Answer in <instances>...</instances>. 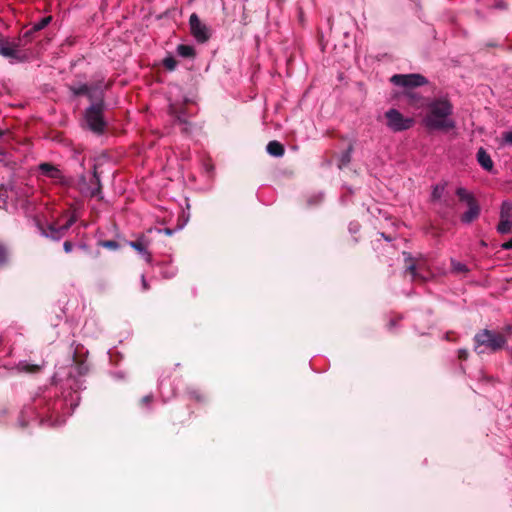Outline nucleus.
I'll use <instances>...</instances> for the list:
<instances>
[{
	"label": "nucleus",
	"mask_w": 512,
	"mask_h": 512,
	"mask_svg": "<svg viewBox=\"0 0 512 512\" xmlns=\"http://www.w3.org/2000/svg\"><path fill=\"white\" fill-rule=\"evenodd\" d=\"M445 192V184H437L433 186L432 193H431V200L433 202H439L441 201L443 195Z\"/></svg>",
	"instance_id": "obj_20"
},
{
	"label": "nucleus",
	"mask_w": 512,
	"mask_h": 512,
	"mask_svg": "<svg viewBox=\"0 0 512 512\" xmlns=\"http://www.w3.org/2000/svg\"><path fill=\"white\" fill-rule=\"evenodd\" d=\"M480 215V206L478 203L468 206V210L461 215V221L469 224Z\"/></svg>",
	"instance_id": "obj_15"
},
{
	"label": "nucleus",
	"mask_w": 512,
	"mask_h": 512,
	"mask_svg": "<svg viewBox=\"0 0 512 512\" xmlns=\"http://www.w3.org/2000/svg\"><path fill=\"white\" fill-rule=\"evenodd\" d=\"M456 195L459 198L461 202H464L467 206H471L473 204L478 203L470 191H468L466 188L458 187L456 189Z\"/></svg>",
	"instance_id": "obj_17"
},
{
	"label": "nucleus",
	"mask_w": 512,
	"mask_h": 512,
	"mask_svg": "<svg viewBox=\"0 0 512 512\" xmlns=\"http://www.w3.org/2000/svg\"><path fill=\"white\" fill-rule=\"evenodd\" d=\"M129 246L135 249L141 256L144 257L147 263L152 262V255L148 251L151 240L144 234L140 235L135 241H130Z\"/></svg>",
	"instance_id": "obj_10"
},
{
	"label": "nucleus",
	"mask_w": 512,
	"mask_h": 512,
	"mask_svg": "<svg viewBox=\"0 0 512 512\" xmlns=\"http://www.w3.org/2000/svg\"><path fill=\"white\" fill-rule=\"evenodd\" d=\"M502 140L505 144L512 145V130L503 132Z\"/></svg>",
	"instance_id": "obj_26"
},
{
	"label": "nucleus",
	"mask_w": 512,
	"mask_h": 512,
	"mask_svg": "<svg viewBox=\"0 0 512 512\" xmlns=\"http://www.w3.org/2000/svg\"><path fill=\"white\" fill-rule=\"evenodd\" d=\"M163 64L168 70H174L177 65V61L173 57H166L163 60Z\"/></svg>",
	"instance_id": "obj_24"
},
{
	"label": "nucleus",
	"mask_w": 512,
	"mask_h": 512,
	"mask_svg": "<svg viewBox=\"0 0 512 512\" xmlns=\"http://www.w3.org/2000/svg\"><path fill=\"white\" fill-rule=\"evenodd\" d=\"M141 281H142L143 290H147L148 289V283H147L144 275H142Z\"/></svg>",
	"instance_id": "obj_33"
},
{
	"label": "nucleus",
	"mask_w": 512,
	"mask_h": 512,
	"mask_svg": "<svg viewBox=\"0 0 512 512\" xmlns=\"http://www.w3.org/2000/svg\"><path fill=\"white\" fill-rule=\"evenodd\" d=\"M266 149L270 155L275 157H281L284 154V147L278 141H270Z\"/></svg>",
	"instance_id": "obj_18"
},
{
	"label": "nucleus",
	"mask_w": 512,
	"mask_h": 512,
	"mask_svg": "<svg viewBox=\"0 0 512 512\" xmlns=\"http://www.w3.org/2000/svg\"><path fill=\"white\" fill-rule=\"evenodd\" d=\"M38 169L43 176L51 179L55 184L66 187L71 183L70 178L66 177L57 166L50 163H41Z\"/></svg>",
	"instance_id": "obj_5"
},
{
	"label": "nucleus",
	"mask_w": 512,
	"mask_h": 512,
	"mask_svg": "<svg viewBox=\"0 0 512 512\" xmlns=\"http://www.w3.org/2000/svg\"><path fill=\"white\" fill-rule=\"evenodd\" d=\"M81 187L80 190L83 195L89 197H97L101 194V183L100 179L97 176L96 172H94L92 178L90 179V183L86 184L85 179L81 178Z\"/></svg>",
	"instance_id": "obj_12"
},
{
	"label": "nucleus",
	"mask_w": 512,
	"mask_h": 512,
	"mask_svg": "<svg viewBox=\"0 0 512 512\" xmlns=\"http://www.w3.org/2000/svg\"><path fill=\"white\" fill-rule=\"evenodd\" d=\"M458 357H459L460 359H462V360L467 359V357H468V352H467V350H465V349H460V350L458 351Z\"/></svg>",
	"instance_id": "obj_30"
},
{
	"label": "nucleus",
	"mask_w": 512,
	"mask_h": 512,
	"mask_svg": "<svg viewBox=\"0 0 512 512\" xmlns=\"http://www.w3.org/2000/svg\"><path fill=\"white\" fill-rule=\"evenodd\" d=\"M512 228V202L504 201L500 210V221L497 231L501 234L508 233Z\"/></svg>",
	"instance_id": "obj_9"
},
{
	"label": "nucleus",
	"mask_w": 512,
	"mask_h": 512,
	"mask_svg": "<svg viewBox=\"0 0 512 512\" xmlns=\"http://www.w3.org/2000/svg\"><path fill=\"white\" fill-rule=\"evenodd\" d=\"M7 259L6 249L0 245V264H3Z\"/></svg>",
	"instance_id": "obj_28"
},
{
	"label": "nucleus",
	"mask_w": 512,
	"mask_h": 512,
	"mask_svg": "<svg viewBox=\"0 0 512 512\" xmlns=\"http://www.w3.org/2000/svg\"><path fill=\"white\" fill-rule=\"evenodd\" d=\"M165 278H172L176 275V269L173 267L168 268L167 270L162 272Z\"/></svg>",
	"instance_id": "obj_27"
},
{
	"label": "nucleus",
	"mask_w": 512,
	"mask_h": 512,
	"mask_svg": "<svg viewBox=\"0 0 512 512\" xmlns=\"http://www.w3.org/2000/svg\"><path fill=\"white\" fill-rule=\"evenodd\" d=\"M424 125L430 130L448 132L456 127L453 105L447 97H438L426 105Z\"/></svg>",
	"instance_id": "obj_1"
},
{
	"label": "nucleus",
	"mask_w": 512,
	"mask_h": 512,
	"mask_svg": "<svg viewBox=\"0 0 512 512\" xmlns=\"http://www.w3.org/2000/svg\"><path fill=\"white\" fill-rule=\"evenodd\" d=\"M390 80L394 85L406 88L418 87L427 83L426 78L421 74H396Z\"/></svg>",
	"instance_id": "obj_7"
},
{
	"label": "nucleus",
	"mask_w": 512,
	"mask_h": 512,
	"mask_svg": "<svg viewBox=\"0 0 512 512\" xmlns=\"http://www.w3.org/2000/svg\"><path fill=\"white\" fill-rule=\"evenodd\" d=\"M77 218L74 214H71L67 217L64 223H60L59 221L53 223L49 226V236L53 239L61 238L66 231L76 222Z\"/></svg>",
	"instance_id": "obj_11"
},
{
	"label": "nucleus",
	"mask_w": 512,
	"mask_h": 512,
	"mask_svg": "<svg viewBox=\"0 0 512 512\" xmlns=\"http://www.w3.org/2000/svg\"><path fill=\"white\" fill-rule=\"evenodd\" d=\"M72 90L75 95H86L93 102L98 101L99 92L103 93L100 88L91 87L87 84L80 85Z\"/></svg>",
	"instance_id": "obj_13"
},
{
	"label": "nucleus",
	"mask_w": 512,
	"mask_h": 512,
	"mask_svg": "<svg viewBox=\"0 0 512 512\" xmlns=\"http://www.w3.org/2000/svg\"><path fill=\"white\" fill-rule=\"evenodd\" d=\"M153 400V396L152 395H147L145 397L142 398V404H145V405H148L152 402Z\"/></svg>",
	"instance_id": "obj_32"
},
{
	"label": "nucleus",
	"mask_w": 512,
	"mask_h": 512,
	"mask_svg": "<svg viewBox=\"0 0 512 512\" xmlns=\"http://www.w3.org/2000/svg\"><path fill=\"white\" fill-rule=\"evenodd\" d=\"M42 365L31 364L28 361H20L17 365V369L20 372L25 373H37L41 370Z\"/></svg>",
	"instance_id": "obj_19"
},
{
	"label": "nucleus",
	"mask_w": 512,
	"mask_h": 512,
	"mask_svg": "<svg viewBox=\"0 0 512 512\" xmlns=\"http://www.w3.org/2000/svg\"><path fill=\"white\" fill-rule=\"evenodd\" d=\"M47 421L51 422L53 425H60L62 423V422H59L58 420H56L55 422H52V415L49 417V419Z\"/></svg>",
	"instance_id": "obj_35"
},
{
	"label": "nucleus",
	"mask_w": 512,
	"mask_h": 512,
	"mask_svg": "<svg viewBox=\"0 0 512 512\" xmlns=\"http://www.w3.org/2000/svg\"><path fill=\"white\" fill-rule=\"evenodd\" d=\"M386 125L393 132H401L410 129L414 125V119L404 117L397 109H389L385 113Z\"/></svg>",
	"instance_id": "obj_4"
},
{
	"label": "nucleus",
	"mask_w": 512,
	"mask_h": 512,
	"mask_svg": "<svg viewBox=\"0 0 512 512\" xmlns=\"http://www.w3.org/2000/svg\"><path fill=\"white\" fill-rule=\"evenodd\" d=\"M501 247L505 250H511L512 249V238L508 241L504 242Z\"/></svg>",
	"instance_id": "obj_31"
},
{
	"label": "nucleus",
	"mask_w": 512,
	"mask_h": 512,
	"mask_svg": "<svg viewBox=\"0 0 512 512\" xmlns=\"http://www.w3.org/2000/svg\"><path fill=\"white\" fill-rule=\"evenodd\" d=\"M474 342L475 352L483 354L486 351L496 352L502 349L506 344V338L499 332L484 329L475 335Z\"/></svg>",
	"instance_id": "obj_2"
},
{
	"label": "nucleus",
	"mask_w": 512,
	"mask_h": 512,
	"mask_svg": "<svg viewBox=\"0 0 512 512\" xmlns=\"http://www.w3.org/2000/svg\"><path fill=\"white\" fill-rule=\"evenodd\" d=\"M158 232H164L166 235H171L172 234V230L171 229H164V230H161V229H158Z\"/></svg>",
	"instance_id": "obj_34"
},
{
	"label": "nucleus",
	"mask_w": 512,
	"mask_h": 512,
	"mask_svg": "<svg viewBox=\"0 0 512 512\" xmlns=\"http://www.w3.org/2000/svg\"><path fill=\"white\" fill-rule=\"evenodd\" d=\"M451 267L452 270L456 273H466L469 271L468 267L465 264L458 262L454 259L451 260Z\"/></svg>",
	"instance_id": "obj_22"
},
{
	"label": "nucleus",
	"mask_w": 512,
	"mask_h": 512,
	"mask_svg": "<svg viewBox=\"0 0 512 512\" xmlns=\"http://www.w3.org/2000/svg\"><path fill=\"white\" fill-rule=\"evenodd\" d=\"M104 102L103 93L99 92L98 101L93 102L85 111V122L87 127L96 134H102L106 128V121L103 116Z\"/></svg>",
	"instance_id": "obj_3"
},
{
	"label": "nucleus",
	"mask_w": 512,
	"mask_h": 512,
	"mask_svg": "<svg viewBox=\"0 0 512 512\" xmlns=\"http://www.w3.org/2000/svg\"><path fill=\"white\" fill-rule=\"evenodd\" d=\"M0 55L16 62H21L25 58L19 50V42L7 39H0Z\"/></svg>",
	"instance_id": "obj_8"
},
{
	"label": "nucleus",
	"mask_w": 512,
	"mask_h": 512,
	"mask_svg": "<svg viewBox=\"0 0 512 512\" xmlns=\"http://www.w3.org/2000/svg\"><path fill=\"white\" fill-rule=\"evenodd\" d=\"M477 161L483 169L487 171H491L493 169V161L490 155L483 148H480L477 152Z\"/></svg>",
	"instance_id": "obj_16"
},
{
	"label": "nucleus",
	"mask_w": 512,
	"mask_h": 512,
	"mask_svg": "<svg viewBox=\"0 0 512 512\" xmlns=\"http://www.w3.org/2000/svg\"><path fill=\"white\" fill-rule=\"evenodd\" d=\"M189 25L191 34L198 43H205L209 40L211 36L210 29L201 22L195 13L190 16Z\"/></svg>",
	"instance_id": "obj_6"
},
{
	"label": "nucleus",
	"mask_w": 512,
	"mask_h": 512,
	"mask_svg": "<svg viewBox=\"0 0 512 512\" xmlns=\"http://www.w3.org/2000/svg\"><path fill=\"white\" fill-rule=\"evenodd\" d=\"M3 135V131L0 129V137Z\"/></svg>",
	"instance_id": "obj_37"
},
{
	"label": "nucleus",
	"mask_w": 512,
	"mask_h": 512,
	"mask_svg": "<svg viewBox=\"0 0 512 512\" xmlns=\"http://www.w3.org/2000/svg\"><path fill=\"white\" fill-rule=\"evenodd\" d=\"M100 244H101V246H103L105 248L113 249V250H115L119 247V244L113 240L102 241Z\"/></svg>",
	"instance_id": "obj_25"
},
{
	"label": "nucleus",
	"mask_w": 512,
	"mask_h": 512,
	"mask_svg": "<svg viewBox=\"0 0 512 512\" xmlns=\"http://www.w3.org/2000/svg\"><path fill=\"white\" fill-rule=\"evenodd\" d=\"M51 21V17H44L40 19L38 22L34 23L32 31H40L45 28Z\"/></svg>",
	"instance_id": "obj_23"
},
{
	"label": "nucleus",
	"mask_w": 512,
	"mask_h": 512,
	"mask_svg": "<svg viewBox=\"0 0 512 512\" xmlns=\"http://www.w3.org/2000/svg\"><path fill=\"white\" fill-rule=\"evenodd\" d=\"M63 248H64V251L66 253H69V252L72 251L73 245H72V243L70 241H65L64 244H63Z\"/></svg>",
	"instance_id": "obj_29"
},
{
	"label": "nucleus",
	"mask_w": 512,
	"mask_h": 512,
	"mask_svg": "<svg viewBox=\"0 0 512 512\" xmlns=\"http://www.w3.org/2000/svg\"><path fill=\"white\" fill-rule=\"evenodd\" d=\"M177 53L181 57L189 58V57H193L195 55V50L190 45L180 44L177 47Z\"/></svg>",
	"instance_id": "obj_21"
},
{
	"label": "nucleus",
	"mask_w": 512,
	"mask_h": 512,
	"mask_svg": "<svg viewBox=\"0 0 512 512\" xmlns=\"http://www.w3.org/2000/svg\"><path fill=\"white\" fill-rule=\"evenodd\" d=\"M57 405H58V402H54V403H53V410H55V409H56V406H57Z\"/></svg>",
	"instance_id": "obj_36"
},
{
	"label": "nucleus",
	"mask_w": 512,
	"mask_h": 512,
	"mask_svg": "<svg viewBox=\"0 0 512 512\" xmlns=\"http://www.w3.org/2000/svg\"><path fill=\"white\" fill-rule=\"evenodd\" d=\"M406 261V271L410 274L412 280L425 281L427 277L418 271L413 258L408 253H403Z\"/></svg>",
	"instance_id": "obj_14"
}]
</instances>
